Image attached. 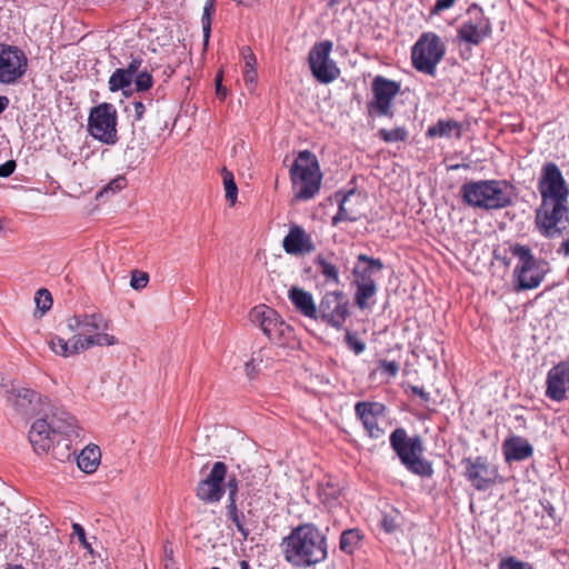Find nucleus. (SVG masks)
I'll list each match as a JSON object with an SVG mask.
<instances>
[{
    "instance_id": "1",
    "label": "nucleus",
    "mask_w": 569,
    "mask_h": 569,
    "mask_svg": "<svg viewBox=\"0 0 569 569\" xmlns=\"http://www.w3.org/2000/svg\"><path fill=\"white\" fill-rule=\"evenodd\" d=\"M43 418L37 419L29 431V440L37 452H47L54 442L66 441L67 453L71 456V443L81 438L78 420L62 408L49 405Z\"/></svg>"
},
{
    "instance_id": "2",
    "label": "nucleus",
    "mask_w": 569,
    "mask_h": 569,
    "mask_svg": "<svg viewBox=\"0 0 569 569\" xmlns=\"http://www.w3.org/2000/svg\"><path fill=\"white\" fill-rule=\"evenodd\" d=\"M284 559L297 567H310L327 558L326 537L313 525H301L282 540Z\"/></svg>"
},
{
    "instance_id": "3",
    "label": "nucleus",
    "mask_w": 569,
    "mask_h": 569,
    "mask_svg": "<svg viewBox=\"0 0 569 569\" xmlns=\"http://www.w3.org/2000/svg\"><path fill=\"white\" fill-rule=\"evenodd\" d=\"M465 204L482 210H497L511 204V186L506 180L465 182L460 188Z\"/></svg>"
},
{
    "instance_id": "4",
    "label": "nucleus",
    "mask_w": 569,
    "mask_h": 569,
    "mask_svg": "<svg viewBox=\"0 0 569 569\" xmlns=\"http://www.w3.org/2000/svg\"><path fill=\"white\" fill-rule=\"evenodd\" d=\"M389 442L409 472L422 478L433 475L432 463L423 458L425 448L419 436L409 437L405 428L398 427L390 433Z\"/></svg>"
},
{
    "instance_id": "5",
    "label": "nucleus",
    "mask_w": 569,
    "mask_h": 569,
    "mask_svg": "<svg viewBox=\"0 0 569 569\" xmlns=\"http://www.w3.org/2000/svg\"><path fill=\"white\" fill-rule=\"evenodd\" d=\"M290 178L296 199H312L319 192L322 180L317 157L309 150L300 151L290 169Z\"/></svg>"
},
{
    "instance_id": "6",
    "label": "nucleus",
    "mask_w": 569,
    "mask_h": 569,
    "mask_svg": "<svg viewBox=\"0 0 569 569\" xmlns=\"http://www.w3.org/2000/svg\"><path fill=\"white\" fill-rule=\"evenodd\" d=\"M511 254L518 262L513 269L516 290H531L538 288L547 273V262L537 259L532 250L526 246L516 243L510 247Z\"/></svg>"
},
{
    "instance_id": "7",
    "label": "nucleus",
    "mask_w": 569,
    "mask_h": 569,
    "mask_svg": "<svg viewBox=\"0 0 569 569\" xmlns=\"http://www.w3.org/2000/svg\"><path fill=\"white\" fill-rule=\"evenodd\" d=\"M535 226L545 238H558L569 227V199L541 200L535 212Z\"/></svg>"
},
{
    "instance_id": "8",
    "label": "nucleus",
    "mask_w": 569,
    "mask_h": 569,
    "mask_svg": "<svg viewBox=\"0 0 569 569\" xmlns=\"http://www.w3.org/2000/svg\"><path fill=\"white\" fill-rule=\"evenodd\" d=\"M445 53L446 44L441 38L435 32H423L411 49L412 67L421 73L435 77Z\"/></svg>"
},
{
    "instance_id": "9",
    "label": "nucleus",
    "mask_w": 569,
    "mask_h": 569,
    "mask_svg": "<svg viewBox=\"0 0 569 569\" xmlns=\"http://www.w3.org/2000/svg\"><path fill=\"white\" fill-rule=\"evenodd\" d=\"M400 83L383 76H377L371 82L372 98L367 102L369 118H393V100L400 92Z\"/></svg>"
},
{
    "instance_id": "10",
    "label": "nucleus",
    "mask_w": 569,
    "mask_h": 569,
    "mask_svg": "<svg viewBox=\"0 0 569 569\" xmlns=\"http://www.w3.org/2000/svg\"><path fill=\"white\" fill-rule=\"evenodd\" d=\"M118 114L112 103L102 102L90 110L88 131L98 141L113 146L118 141Z\"/></svg>"
},
{
    "instance_id": "11",
    "label": "nucleus",
    "mask_w": 569,
    "mask_h": 569,
    "mask_svg": "<svg viewBox=\"0 0 569 569\" xmlns=\"http://www.w3.org/2000/svg\"><path fill=\"white\" fill-rule=\"evenodd\" d=\"M250 319L276 345L284 346L293 338L291 326L286 323L279 313L268 306L261 305L252 308Z\"/></svg>"
},
{
    "instance_id": "12",
    "label": "nucleus",
    "mask_w": 569,
    "mask_h": 569,
    "mask_svg": "<svg viewBox=\"0 0 569 569\" xmlns=\"http://www.w3.org/2000/svg\"><path fill=\"white\" fill-rule=\"evenodd\" d=\"M492 32L490 19L477 3H471L466 12V19L457 29V39L470 47L479 46Z\"/></svg>"
},
{
    "instance_id": "13",
    "label": "nucleus",
    "mask_w": 569,
    "mask_h": 569,
    "mask_svg": "<svg viewBox=\"0 0 569 569\" xmlns=\"http://www.w3.org/2000/svg\"><path fill=\"white\" fill-rule=\"evenodd\" d=\"M117 343L118 340L114 336L109 333H97L89 335L88 337L74 335L70 340H64L63 338L56 336L50 339L49 347L56 355L67 358L94 346H114Z\"/></svg>"
},
{
    "instance_id": "14",
    "label": "nucleus",
    "mask_w": 569,
    "mask_h": 569,
    "mask_svg": "<svg viewBox=\"0 0 569 569\" xmlns=\"http://www.w3.org/2000/svg\"><path fill=\"white\" fill-rule=\"evenodd\" d=\"M332 46L330 40L317 42L308 54L311 73L321 83H330L340 76V69L330 58Z\"/></svg>"
},
{
    "instance_id": "15",
    "label": "nucleus",
    "mask_w": 569,
    "mask_h": 569,
    "mask_svg": "<svg viewBox=\"0 0 569 569\" xmlns=\"http://www.w3.org/2000/svg\"><path fill=\"white\" fill-rule=\"evenodd\" d=\"M349 299L340 290L323 295L318 306V317L328 326L340 330L349 317Z\"/></svg>"
},
{
    "instance_id": "16",
    "label": "nucleus",
    "mask_w": 569,
    "mask_h": 569,
    "mask_svg": "<svg viewBox=\"0 0 569 569\" xmlns=\"http://www.w3.org/2000/svg\"><path fill=\"white\" fill-rule=\"evenodd\" d=\"M28 58L16 46L0 43V83L14 84L27 72Z\"/></svg>"
},
{
    "instance_id": "17",
    "label": "nucleus",
    "mask_w": 569,
    "mask_h": 569,
    "mask_svg": "<svg viewBox=\"0 0 569 569\" xmlns=\"http://www.w3.org/2000/svg\"><path fill=\"white\" fill-rule=\"evenodd\" d=\"M541 200L569 199V186L555 162H545L537 183Z\"/></svg>"
},
{
    "instance_id": "18",
    "label": "nucleus",
    "mask_w": 569,
    "mask_h": 569,
    "mask_svg": "<svg viewBox=\"0 0 569 569\" xmlns=\"http://www.w3.org/2000/svg\"><path fill=\"white\" fill-rule=\"evenodd\" d=\"M7 400L23 417L43 415L50 405L48 398H43L37 391L24 387H13L8 390Z\"/></svg>"
},
{
    "instance_id": "19",
    "label": "nucleus",
    "mask_w": 569,
    "mask_h": 569,
    "mask_svg": "<svg viewBox=\"0 0 569 569\" xmlns=\"http://www.w3.org/2000/svg\"><path fill=\"white\" fill-rule=\"evenodd\" d=\"M461 463L465 467L466 479L475 489L485 491L495 485L498 471L489 465L486 457L463 458Z\"/></svg>"
},
{
    "instance_id": "20",
    "label": "nucleus",
    "mask_w": 569,
    "mask_h": 569,
    "mask_svg": "<svg viewBox=\"0 0 569 569\" xmlns=\"http://www.w3.org/2000/svg\"><path fill=\"white\" fill-rule=\"evenodd\" d=\"M226 477V463L221 461L214 462L207 478L198 483L196 490L197 497L207 503L220 501L226 491L223 486Z\"/></svg>"
},
{
    "instance_id": "21",
    "label": "nucleus",
    "mask_w": 569,
    "mask_h": 569,
    "mask_svg": "<svg viewBox=\"0 0 569 569\" xmlns=\"http://www.w3.org/2000/svg\"><path fill=\"white\" fill-rule=\"evenodd\" d=\"M385 411L386 406L381 402L359 401L355 405V415L371 439H379L385 433L378 423V419L383 416Z\"/></svg>"
},
{
    "instance_id": "22",
    "label": "nucleus",
    "mask_w": 569,
    "mask_h": 569,
    "mask_svg": "<svg viewBox=\"0 0 569 569\" xmlns=\"http://www.w3.org/2000/svg\"><path fill=\"white\" fill-rule=\"evenodd\" d=\"M569 388V357L555 365L547 373L546 397L560 402L566 399Z\"/></svg>"
},
{
    "instance_id": "23",
    "label": "nucleus",
    "mask_w": 569,
    "mask_h": 569,
    "mask_svg": "<svg viewBox=\"0 0 569 569\" xmlns=\"http://www.w3.org/2000/svg\"><path fill=\"white\" fill-rule=\"evenodd\" d=\"M141 64L142 60L140 58H133L126 68H117L109 77V90L111 92L121 91L123 96L130 97L133 91V78Z\"/></svg>"
},
{
    "instance_id": "24",
    "label": "nucleus",
    "mask_w": 569,
    "mask_h": 569,
    "mask_svg": "<svg viewBox=\"0 0 569 569\" xmlns=\"http://www.w3.org/2000/svg\"><path fill=\"white\" fill-rule=\"evenodd\" d=\"M68 328L71 331H79L78 335L88 337L89 335L106 333L109 321L101 313H82L68 319Z\"/></svg>"
},
{
    "instance_id": "25",
    "label": "nucleus",
    "mask_w": 569,
    "mask_h": 569,
    "mask_svg": "<svg viewBox=\"0 0 569 569\" xmlns=\"http://www.w3.org/2000/svg\"><path fill=\"white\" fill-rule=\"evenodd\" d=\"M282 247L287 253L293 256H305L316 249L310 234L298 224L290 227L282 240Z\"/></svg>"
},
{
    "instance_id": "26",
    "label": "nucleus",
    "mask_w": 569,
    "mask_h": 569,
    "mask_svg": "<svg viewBox=\"0 0 569 569\" xmlns=\"http://www.w3.org/2000/svg\"><path fill=\"white\" fill-rule=\"evenodd\" d=\"M383 269V263L378 258L359 254L353 267V283H376L375 276Z\"/></svg>"
},
{
    "instance_id": "27",
    "label": "nucleus",
    "mask_w": 569,
    "mask_h": 569,
    "mask_svg": "<svg viewBox=\"0 0 569 569\" xmlns=\"http://www.w3.org/2000/svg\"><path fill=\"white\" fill-rule=\"evenodd\" d=\"M502 452L507 462L522 461L532 456L533 447L527 439L511 436L503 441Z\"/></svg>"
},
{
    "instance_id": "28",
    "label": "nucleus",
    "mask_w": 569,
    "mask_h": 569,
    "mask_svg": "<svg viewBox=\"0 0 569 569\" xmlns=\"http://www.w3.org/2000/svg\"><path fill=\"white\" fill-rule=\"evenodd\" d=\"M463 126L462 123L453 119H438L432 126H429L426 130V137L433 138H455L457 140L462 137Z\"/></svg>"
},
{
    "instance_id": "29",
    "label": "nucleus",
    "mask_w": 569,
    "mask_h": 569,
    "mask_svg": "<svg viewBox=\"0 0 569 569\" xmlns=\"http://www.w3.org/2000/svg\"><path fill=\"white\" fill-rule=\"evenodd\" d=\"M289 299L295 308L305 317L310 319L318 318V307L315 305L310 292L295 287L289 290Z\"/></svg>"
},
{
    "instance_id": "30",
    "label": "nucleus",
    "mask_w": 569,
    "mask_h": 569,
    "mask_svg": "<svg viewBox=\"0 0 569 569\" xmlns=\"http://www.w3.org/2000/svg\"><path fill=\"white\" fill-rule=\"evenodd\" d=\"M353 194V190H350L346 193L337 192L335 194L338 201V211L331 219V224L333 227L338 226L342 221L355 222L359 219V213L349 206L350 199Z\"/></svg>"
},
{
    "instance_id": "31",
    "label": "nucleus",
    "mask_w": 569,
    "mask_h": 569,
    "mask_svg": "<svg viewBox=\"0 0 569 569\" xmlns=\"http://www.w3.org/2000/svg\"><path fill=\"white\" fill-rule=\"evenodd\" d=\"M340 493V485L331 477L325 478L318 485V496L321 502L328 507H333L338 503Z\"/></svg>"
},
{
    "instance_id": "32",
    "label": "nucleus",
    "mask_w": 569,
    "mask_h": 569,
    "mask_svg": "<svg viewBox=\"0 0 569 569\" xmlns=\"http://www.w3.org/2000/svg\"><path fill=\"white\" fill-rule=\"evenodd\" d=\"M101 452L98 446H87L77 457V463L80 470L86 473H92L100 465Z\"/></svg>"
},
{
    "instance_id": "33",
    "label": "nucleus",
    "mask_w": 569,
    "mask_h": 569,
    "mask_svg": "<svg viewBox=\"0 0 569 569\" xmlns=\"http://www.w3.org/2000/svg\"><path fill=\"white\" fill-rule=\"evenodd\" d=\"M318 272L325 278L326 283L340 284V273L337 266L323 254L315 258Z\"/></svg>"
},
{
    "instance_id": "34",
    "label": "nucleus",
    "mask_w": 569,
    "mask_h": 569,
    "mask_svg": "<svg viewBox=\"0 0 569 569\" xmlns=\"http://www.w3.org/2000/svg\"><path fill=\"white\" fill-rule=\"evenodd\" d=\"M241 57L244 62L243 80L249 90H253L257 82L256 56L249 47L241 49Z\"/></svg>"
},
{
    "instance_id": "35",
    "label": "nucleus",
    "mask_w": 569,
    "mask_h": 569,
    "mask_svg": "<svg viewBox=\"0 0 569 569\" xmlns=\"http://www.w3.org/2000/svg\"><path fill=\"white\" fill-rule=\"evenodd\" d=\"M356 286L355 305L360 310L370 308V300L375 298L378 291L377 283H353Z\"/></svg>"
},
{
    "instance_id": "36",
    "label": "nucleus",
    "mask_w": 569,
    "mask_h": 569,
    "mask_svg": "<svg viewBox=\"0 0 569 569\" xmlns=\"http://www.w3.org/2000/svg\"><path fill=\"white\" fill-rule=\"evenodd\" d=\"M362 538L359 529H347L340 536L339 547L343 552L352 555L360 547Z\"/></svg>"
},
{
    "instance_id": "37",
    "label": "nucleus",
    "mask_w": 569,
    "mask_h": 569,
    "mask_svg": "<svg viewBox=\"0 0 569 569\" xmlns=\"http://www.w3.org/2000/svg\"><path fill=\"white\" fill-rule=\"evenodd\" d=\"M227 516L246 540L249 536V530L244 527V515L238 510L236 501H228Z\"/></svg>"
},
{
    "instance_id": "38",
    "label": "nucleus",
    "mask_w": 569,
    "mask_h": 569,
    "mask_svg": "<svg viewBox=\"0 0 569 569\" xmlns=\"http://www.w3.org/2000/svg\"><path fill=\"white\" fill-rule=\"evenodd\" d=\"M216 12V0H206L203 6V12L201 17V26L203 32V43L208 44L210 32H211V20Z\"/></svg>"
},
{
    "instance_id": "39",
    "label": "nucleus",
    "mask_w": 569,
    "mask_h": 569,
    "mask_svg": "<svg viewBox=\"0 0 569 569\" xmlns=\"http://www.w3.org/2000/svg\"><path fill=\"white\" fill-rule=\"evenodd\" d=\"M221 173L226 191V199L230 206H234L238 199V187L236 184L233 173L227 168H222Z\"/></svg>"
},
{
    "instance_id": "40",
    "label": "nucleus",
    "mask_w": 569,
    "mask_h": 569,
    "mask_svg": "<svg viewBox=\"0 0 569 569\" xmlns=\"http://www.w3.org/2000/svg\"><path fill=\"white\" fill-rule=\"evenodd\" d=\"M378 137L386 143L402 142L408 138V130L405 127H396L393 129H380Z\"/></svg>"
},
{
    "instance_id": "41",
    "label": "nucleus",
    "mask_w": 569,
    "mask_h": 569,
    "mask_svg": "<svg viewBox=\"0 0 569 569\" xmlns=\"http://www.w3.org/2000/svg\"><path fill=\"white\" fill-rule=\"evenodd\" d=\"M132 83H134V90L137 92H144L152 88L153 77L149 71L139 69Z\"/></svg>"
},
{
    "instance_id": "42",
    "label": "nucleus",
    "mask_w": 569,
    "mask_h": 569,
    "mask_svg": "<svg viewBox=\"0 0 569 569\" xmlns=\"http://www.w3.org/2000/svg\"><path fill=\"white\" fill-rule=\"evenodd\" d=\"M498 569H533V566L527 561H521L513 556H509L499 561Z\"/></svg>"
},
{
    "instance_id": "43",
    "label": "nucleus",
    "mask_w": 569,
    "mask_h": 569,
    "mask_svg": "<svg viewBox=\"0 0 569 569\" xmlns=\"http://www.w3.org/2000/svg\"><path fill=\"white\" fill-rule=\"evenodd\" d=\"M345 341L347 347L357 356L362 353L366 349V343L358 337V335L349 330L346 331Z\"/></svg>"
},
{
    "instance_id": "44",
    "label": "nucleus",
    "mask_w": 569,
    "mask_h": 569,
    "mask_svg": "<svg viewBox=\"0 0 569 569\" xmlns=\"http://www.w3.org/2000/svg\"><path fill=\"white\" fill-rule=\"evenodd\" d=\"M34 301L37 308L42 312H47L52 306L51 293L47 289H39L36 293Z\"/></svg>"
},
{
    "instance_id": "45",
    "label": "nucleus",
    "mask_w": 569,
    "mask_h": 569,
    "mask_svg": "<svg viewBox=\"0 0 569 569\" xmlns=\"http://www.w3.org/2000/svg\"><path fill=\"white\" fill-rule=\"evenodd\" d=\"M400 525L401 519H398L396 516L392 515H383L380 520V527L387 533L395 532L397 529H399Z\"/></svg>"
},
{
    "instance_id": "46",
    "label": "nucleus",
    "mask_w": 569,
    "mask_h": 569,
    "mask_svg": "<svg viewBox=\"0 0 569 569\" xmlns=\"http://www.w3.org/2000/svg\"><path fill=\"white\" fill-rule=\"evenodd\" d=\"M149 282V276L146 272H140L138 270L132 271L130 286L136 290H140L147 287Z\"/></svg>"
},
{
    "instance_id": "47",
    "label": "nucleus",
    "mask_w": 569,
    "mask_h": 569,
    "mask_svg": "<svg viewBox=\"0 0 569 569\" xmlns=\"http://www.w3.org/2000/svg\"><path fill=\"white\" fill-rule=\"evenodd\" d=\"M378 368L385 373L388 378H395L399 372V363L395 360H380L378 363Z\"/></svg>"
},
{
    "instance_id": "48",
    "label": "nucleus",
    "mask_w": 569,
    "mask_h": 569,
    "mask_svg": "<svg viewBox=\"0 0 569 569\" xmlns=\"http://www.w3.org/2000/svg\"><path fill=\"white\" fill-rule=\"evenodd\" d=\"M126 110L130 113V116L136 120L140 121L142 120L144 112H146V106L141 101H133L130 106L126 108Z\"/></svg>"
},
{
    "instance_id": "49",
    "label": "nucleus",
    "mask_w": 569,
    "mask_h": 569,
    "mask_svg": "<svg viewBox=\"0 0 569 569\" xmlns=\"http://www.w3.org/2000/svg\"><path fill=\"white\" fill-rule=\"evenodd\" d=\"M458 0H436L435 6L430 9L431 16L440 14L442 11L450 9Z\"/></svg>"
},
{
    "instance_id": "50",
    "label": "nucleus",
    "mask_w": 569,
    "mask_h": 569,
    "mask_svg": "<svg viewBox=\"0 0 569 569\" xmlns=\"http://www.w3.org/2000/svg\"><path fill=\"white\" fill-rule=\"evenodd\" d=\"M126 184H127L126 178L122 176H119L116 179H113L111 182H109L108 186L104 187L102 192L107 193L109 191H112V192L120 191L126 187Z\"/></svg>"
},
{
    "instance_id": "51",
    "label": "nucleus",
    "mask_w": 569,
    "mask_h": 569,
    "mask_svg": "<svg viewBox=\"0 0 569 569\" xmlns=\"http://www.w3.org/2000/svg\"><path fill=\"white\" fill-rule=\"evenodd\" d=\"M227 488L229 491L228 501H236V497H237V492H238V481L234 476L228 478Z\"/></svg>"
},
{
    "instance_id": "52",
    "label": "nucleus",
    "mask_w": 569,
    "mask_h": 569,
    "mask_svg": "<svg viewBox=\"0 0 569 569\" xmlns=\"http://www.w3.org/2000/svg\"><path fill=\"white\" fill-rule=\"evenodd\" d=\"M73 533L78 537L79 541L86 549H90V545L86 539V531L83 527L79 523L72 525Z\"/></svg>"
},
{
    "instance_id": "53",
    "label": "nucleus",
    "mask_w": 569,
    "mask_h": 569,
    "mask_svg": "<svg viewBox=\"0 0 569 569\" xmlns=\"http://www.w3.org/2000/svg\"><path fill=\"white\" fill-rule=\"evenodd\" d=\"M16 162L13 160H8L7 162L0 166V177L7 178L11 176L16 170Z\"/></svg>"
},
{
    "instance_id": "54",
    "label": "nucleus",
    "mask_w": 569,
    "mask_h": 569,
    "mask_svg": "<svg viewBox=\"0 0 569 569\" xmlns=\"http://www.w3.org/2000/svg\"><path fill=\"white\" fill-rule=\"evenodd\" d=\"M216 92L217 96L221 99H224L227 96V89L222 86V74L219 73L216 77Z\"/></svg>"
},
{
    "instance_id": "55",
    "label": "nucleus",
    "mask_w": 569,
    "mask_h": 569,
    "mask_svg": "<svg viewBox=\"0 0 569 569\" xmlns=\"http://www.w3.org/2000/svg\"><path fill=\"white\" fill-rule=\"evenodd\" d=\"M557 252L565 257H569V236L560 243Z\"/></svg>"
},
{
    "instance_id": "56",
    "label": "nucleus",
    "mask_w": 569,
    "mask_h": 569,
    "mask_svg": "<svg viewBox=\"0 0 569 569\" xmlns=\"http://www.w3.org/2000/svg\"><path fill=\"white\" fill-rule=\"evenodd\" d=\"M412 392L417 396H419L422 400L428 401L429 400V393L426 392L420 387H412Z\"/></svg>"
},
{
    "instance_id": "57",
    "label": "nucleus",
    "mask_w": 569,
    "mask_h": 569,
    "mask_svg": "<svg viewBox=\"0 0 569 569\" xmlns=\"http://www.w3.org/2000/svg\"><path fill=\"white\" fill-rule=\"evenodd\" d=\"M543 510L548 513V516L552 519H555V507L549 502H542Z\"/></svg>"
},
{
    "instance_id": "58",
    "label": "nucleus",
    "mask_w": 569,
    "mask_h": 569,
    "mask_svg": "<svg viewBox=\"0 0 569 569\" xmlns=\"http://www.w3.org/2000/svg\"><path fill=\"white\" fill-rule=\"evenodd\" d=\"M9 99L4 96H0V114L7 109Z\"/></svg>"
},
{
    "instance_id": "59",
    "label": "nucleus",
    "mask_w": 569,
    "mask_h": 569,
    "mask_svg": "<svg viewBox=\"0 0 569 569\" xmlns=\"http://www.w3.org/2000/svg\"><path fill=\"white\" fill-rule=\"evenodd\" d=\"M164 556L168 559H171L173 556V550L168 543L164 545Z\"/></svg>"
},
{
    "instance_id": "60",
    "label": "nucleus",
    "mask_w": 569,
    "mask_h": 569,
    "mask_svg": "<svg viewBox=\"0 0 569 569\" xmlns=\"http://www.w3.org/2000/svg\"><path fill=\"white\" fill-rule=\"evenodd\" d=\"M240 569H250V565L246 560L240 561Z\"/></svg>"
},
{
    "instance_id": "61",
    "label": "nucleus",
    "mask_w": 569,
    "mask_h": 569,
    "mask_svg": "<svg viewBox=\"0 0 569 569\" xmlns=\"http://www.w3.org/2000/svg\"><path fill=\"white\" fill-rule=\"evenodd\" d=\"M6 569H24L22 565H8Z\"/></svg>"
},
{
    "instance_id": "62",
    "label": "nucleus",
    "mask_w": 569,
    "mask_h": 569,
    "mask_svg": "<svg viewBox=\"0 0 569 569\" xmlns=\"http://www.w3.org/2000/svg\"><path fill=\"white\" fill-rule=\"evenodd\" d=\"M459 168H468V166L467 164H455V166H451L452 170H456V169H459Z\"/></svg>"
},
{
    "instance_id": "63",
    "label": "nucleus",
    "mask_w": 569,
    "mask_h": 569,
    "mask_svg": "<svg viewBox=\"0 0 569 569\" xmlns=\"http://www.w3.org/2000/svg\"><path fill=\"white\" fill-rule=\"evenodd\" d=\"M249 368H250V363H249V362H247V363H246V369H247V371L249 370Z\"/></svg>"
}]
</instances>
